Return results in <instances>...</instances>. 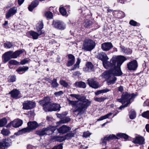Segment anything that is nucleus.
<instances>
[{
    "label": "nucleus",
    "mask_w": 149,
    "mask_h": 149,
    "mask_svg": "<svg viewBox=\"0 0 149 149\" xmlns=\"http://www.w3.org/2000/svg\"><path fill=\"white\" fill-rule=\"evenodd\" d=\"M127 59L122 55L113 56L110 62L105 61L103 63L104 67L110 70L106 71L102 74V76L107 79L108 85L113 84L117 80L116 76H120L123 73L120 66Z\"/></svg>",
    "instance_id": "obj_1"
},
{
    "label": "nucleus",
    "mask_w": 149,
    "mask_h": 149,
    "mask_svg": "<svg viewBox=\"0 0 149 149\" xmlns=\"http://www.w3.org/2000/svg\"><path fill=\"white\" fill-rule=\"evenodd\" d=\"M72 97H74L78 100L73 101L68 99L69 105L75 108L73 111L74 113L78 111V114H82L85 112L88 107L91 105V101L87 99L85 97L79 94H71L70 95Z\"/></svg>",
    "instance_id": "obj_2"
},
{
    "label": "nucleus",
    "mask_w": 149,
    "mask_h": 149,
    "mask_svg": "<svg viewBox=\"0 0 149 149\" xmlns=\"http://www.w3.org/2000/svg\"><path fill=\"white\" fill-rule=\"evenodd\" d=\"M50 99L48 96L44 97L42 100H40L39 103L42 106L43 110L46 112L56 111V103L50 104Z\"/></svg>",
    "instance_id": "obj_3"
},
{
    "label": "nucleus",
    "mask_w": 149,
    "mask_h": 149,
    "mask_svg": "<svg viewBox=\"0 0 149 149\" xmlns=\"http://www.w3.org/2000/svg\"><path fill=\"white\" fill-rule=\"evenodd\" d=\"M50 99L48 96L44 97L42 100H40L39 103L42 106L43 110L46 112L56 111V103L50 104Z\"/></svg>",
    "instance_id": "obj_4"
},
{
    "label": "nucleus",
    "mask_w": 149,
    "mask_h": 149,
    "mask_svg": "<svg viewBox=\"0 0 149 149\" xmlns=\"http://www.w3.org/2000/svg\"><path fill=\"white\" fill-rule=\"evenodd\" d=\"M23 53V50H18L15 52L10 51L5 52L2 56V61L5 63L11 58H17L21 54Z\"/></svg>",
    "instance_id": "obj_5"
},
{
    "label": "nucleus",
    "mask_w": 149,
    "mask_h": 149,
    "mask_svg": "<svg viewBox=\"0 0 149 149\" xmlns=\"http://www.w3.org/2000/svg\"><path fill=\"white\" fill-rule=\"evenodd\" d=\"M136 96L134 93L130 94L128 93H123L122 95L121 98L117 99V101L122 103L125 102H126V103L121 106L119 107V109H122L123 108L127 107L131 103V100L134 98Z\"/></svg>",
    "instance_id": "obj_6"
},
{
    "label": "nucleus",
    "mask_w": 149,
    "mask_h": 149,
    "mask_svg": "<svg viewBox=\"0 0 149 149\" xmlns=\"http://www.w3.org/2000/svg\"><path fill=\"white\" fill-rule=\"evenodd\" d=\"M28 127L19 130L16 134H22L30 132L37 128L39 125L36 121H30L27 123Z\"/></svg>",
    "instance_id": "obj_7"
},
{
    "label": "nucleus",
    "mask_w": 149,
    "mask_h": 149,
    "mask_svg": "<svg viewBox=\"0 0 149 149\" xmlns=\"http://www.w3.org/2000/svg\"><path fill=\"white\" fill-rule=\"evenodd\" d=\"M95 46V43L93 40L90 39H86L84 41L82 49L85 51H90Z\"/></svg>",
    "instance_id": "obj_8"
},
{
    "label": "nucleus",
    "mask_w": 149,
    "mask_h": 149,
    "mask_svg": "<svg viewBox=\"0 0 149 149\" xmlns=\"http://www.w3.org/2000/svg\"><path fill=\"white\" fill-rule=\"evenodd\" d=\"M12 142L10 138L3 139L0 141V149H6L10 146Z\"/></svg>",
    "instance_id": "obj_9"
},
{
    "label": "nucleus",
    "mask_w": 149,
    "mask_h": 149,
    "mask_svg": "<svg viewBox=\"0 0 149 149\" xmlns=\"http://www.w3.org/2000/svg\"><path fill=\"white\" fill-rule=\"evenodd\" d=\"M70 5L63 6H61L59 8V11L61 14L63 16L67 17L68 16L70 11Z\"/></svg>",
    "instance_id": "obj_10"
},
{
    "label": "nucleus",
    "mask_w": 149,
    "mask_h": 149,
    "mask_svg": "<svg viewBox=\"0 0 149 149\" xmlns=\"http://www.w3.org/2000/svg\"><path fill=\"white\" fill-rule=\"evenodd\" d=\"M22 109L26 110L31 109L36 106V103L32 101H26L23 103Z\"/></svg>",
    "instance_id": "obj_11"
},
{
    "label": "nucleus",
    "mask_w": 149,
    "mask_h": 149,
    "mask_svg": "<svg viewBox=\"0 0 149 149\" xmlns=\"http://www.w3.org/2000/svg\"><path fill=\"white\" fill-rule=\"evenodd\" d=\"M127 67L129 70H135L138 66L137 61L136 60H134L129 62L127 64Z\"/></svg>",
    "instance_id": "obj_12"
},
{
    "label": "nucleus",
    "mask_w": 149,
    "mask_h": 149,
    "mask_svg": "<svg viewBox=\"0 0 149 149\" xmlns=\"http://www.w3.org/2000/svg\"><path fill=\"white\" fill-rule=\"evenodd\" d=\"M87 81L89 86L93 88L97 89L100 86L98 82L94 78L88 79Z\"/></svg>",
    "instance_id": "obj_13"
},
{
    "label": "nucleus",
    "mask_w": 149,
    "mask_h": 149,
    "mask_svg": "<svg viewBox=\"0 0 149 149\" xmlns=\"http://www.w3.org/2000/svg\"><path fill=\"white\" fill-rule=\"evenodd\" d=\"M113 45L111 42H105L102 43L101 48L103 51H107L109 50L113 47Z\"/></svg>",
    "instance_id": "obj_14"
},
{
    "label": "nucleus",
    "mask_w": 149,
    "mask_h": 149,
    "mask_svg": "<svg viewBox=\"0 0 149 149\" xmlns=\"http://www.w3.org/2000/svg\"><path fill=\"white\" fill-rule=\"evenodd\" d=\"M17 12V8L15 7L10 8L6 14V18L8 19L15 15Z\"/></svg>",
    "instance_id": "obj_15"
},
{
    "label": "nucleus",
    "mask_w": 149,
    "mask_h": 149,
    "mask_svg": "<svg viewBox=\"0 0 149 149\" xmlns=\"http://www.w3.org/2000/svg\"><path fill=\"white\" fill-rule=\"evenodd\" d=\"M145 139L143 137L140 136H136L132 142L141 145L144 144Z\"/></svg>",
    "instance_id": "obj_16"
},
{
    "label": "nucleus",
    "mask_w": 149,
    "mask_h": 149,
    "mask_svg": "<svg viewBox=\"0 0 149 149\" xmlns=\"http://www.w3.org/2000/svg\"><path fill=\"white\" fill-rule=\"evenodd\" d=\"M68 61L66 63V65L68 67L72 66L74 63L75 61V57L72 54H69L68 55Z\"/></svg>",
    "instance_id": "obj_17"
},
{
    "label": "nucleus",
    "mask_w": 149,
    "mask_h": 149,
    "mask_svg": "<svg viewBox=\"0 0 149 149\" xmlns=\"http://www.w3.org/2000/svg\"><path fill=\"white\" fill-rule=\"evenodd\" d=\"M71 128L65 125H63L58 129V131L60 134L66 133L71 130Z\"/></svg>",
    "instance_id": "obj_18"
},
{
    "label": "nucleus",
    "mask_w": 149,
    "mask_h": 149,
    "mask_svg": "<svg viewBox=\"0 0 149 149\" xmlns=\"http://www.w3.org/2000/svg\"><path fill=\"white\" fill-rule=\"evenodd\" d=\"M20 93V92L17 89H14L10 92L9 94H10L11 97L13 98L18 99L20 97L19 96Z\"/></svg>",
    "instance_id": "obj_19"
},
{
    "label": "nucleus",
    "mask_w": 149,
    "mask_h": 149,
    "mask_svg": "<svg viewBox=\"0 0 149 149\" xmlns=\"http://www.w3.org/2000/svg\"><path fill=\"white\" fill-rule=\"evenodd\" d=\"M97 58L98 59L104 62L107 61L109 59L106 54L104 52H101L99 53L97 55Z\"/></svg>",
    "instance_id": "obj_20"
},
{
    "label": "nucleus",
    "mask_w": 149,
    "mask_h": 149,
    "mask_svg": "<svg viewBox=\"0 0 149 149\" xmlns=\"http://www.w3.org/2000/svg\"><path fill=\"white\" fill-rule=\"evenodd\" d=\"M35 133L40 137L45 135H48L47 130V128H43L42 129L36 131ZM48 134L49 133H48Z\"/></svg>",
    "instance_id": "obj_21"
},
{
    "label": "nucleus",
    "mask_w": 149,
    "mask_h": 149,
    "mask_svg": "<svg viewBox=\"0 0 149 149\" xmlns=\"http://www.w3.org/2000/svg\"><path fill=\"white\" fill-rule=\"evenodd\" d=\"M39 3V2L38 0H34L32 1L28 7L29 10L30 11H32L33 9L38 5Z\"/></svg>",
    "instance_id": "obj_22"
},
{
    "label": "nucleus",
    "mask_w": 149,
    "mask_h": 149,
    "mask_svg": "<svg viewBox=\"0 0 149 149\" xmlns=\"http://www.w3.org/2000/svg\"><path fill=\"white\" fill-rule=\"evenodd\" d=\"M29 68V67L26 66L19 67L16 70V71L19 74H22L27 71Z\"/></svg>",
    "instance_id": "obj_23"
},
{
    "label": "nucleus",
    "mask_w": 149,
    "mask_h": 149,
    "mask_svg": "<svg viewBox=\"0 0 149 149\" xmlns=\"http://www.w3.org/2000/svg\"><path fill=\"white\" fill-rule=\"evenodd\" d=\"M43 24L42 21H41L38 22L36 26V29L37 32L39 33H41L42 32V34L44 33V31L42 30V29L43 28Z\"/></svg>",
    "instance_id": "obj_24"
},
{
    "label": "nucleus",
    "mask_w": 149,
    "mask_h": 149,
    "mask_svg": "<svg viewBox=\"0 0 149 149\" xmlns=\"http://www.w3.org/2000/svg\"><path fill=\"white\" fill-rule=\"evenodd\" d=\"M41 32L42 33V32ZM29 33L30 36H31L32 38L33 39H37L38 36L42 34V33L36 32L32 31H29Z\"/></svg>",
    "instance_id": "obj_25"
},
{
    "label": "nucleus",
    "mask_w": 149,
    "mask_h": 149,
    "mask_svg": "<svg viewBox=\"0 0 149 149\" xmlns=\"http://www.w3.org/2000/svg\"><path fill=\"white\" fill-rule=\"evenodd\" d=\"M13 127L15 128L19 127L23 124V121L20 119H15L13 121Z\"/></svg>",
    "instance_id": "obj_26"
},
{
    "label": "nucleus",
    "mask_w": 149,
    "mask_h": 149,
    "mask_svg": "<svg viewBox=\"0 0 149 149\" xmlns=\"http://www.w3.org/2000/svg\"><path fill=\"white\" fill-rule=\"evenodd\" d=\"M66 27L65 24L62 21H56V27L60 30L64 29Z\"/></svg>",
    "instance_id": "obj_27"
},
{
    "label": "nucleus",
    "mask_w": 149,
    "mask_h": 149,
    "mask_svg": "<svg viewBox=\"0 0 149 149\" xmlns=\"http://www.w3.org/2000/svg\"><path fill=\"white\" fill-rule=\"evenodd\" d=\"M74 85L75 87L77 88H85L86 87L85 83L82 81L76 82Z\"/></svg>",
    "instance_id": "obj_28"
},
{
    "label": "nucleus",
    "mask_w": 149,
    "mask_h": 149,
    "mask_svg": "<svg viewBox=\"0 0 149 149\" xmlns=\"http://www.w3.org/2000/svg\"><path fill=\"white\" fill-rule=\"evenodd\" d=\"M93 68V66L92 63L90 62H88L86 65L85 70L88 72L91 71Z\"/></svg>",
    "instance_id": "obj_29"
},
{
    "label": "nucleus",
    "mask_w": 149,
    "mask_h": 149,
    "mask_svg": "<svg viewBox=\"0 0 149 149\" xmlns=\"http://www.w3.org/2000/svg\"><path fill=\"white\" fill-rule=\"evenodd\" d=\"M93 24L91 21L88 20H86L83 23L84 26L87 28L93 27Z\"/></svg>",
    "instance_id": "obj_30"
},
{
    "label": "nucleus",
    "mask_w": 149,
    "mask_h": 149,
    "mask_svg": "<svg viewBox=\"0 0 149 149\" xmlns=\"http://www.w3.org/2000/svg\"><path fill=\"white\" fill-rule=\"evenodd\" d=\"M81 62V59L78 58L77 59V61L76 63L73 65V66L71 68L70 70H73L77 68H79V64Z\"/></svg>",
    "instance_id": "obj_31"
},
{
    "label": "nucleus",
    "mask_w": 149,
    "mask_h": 149,
    "mask_svg": "<svg viewBox=\"0 0 149 149\" xmlns=\"http://www.w3.org/2000/svg\"><path fill=\"white\" fill-rule=\"evenodd\" d=\"M56 127L50 126L49 127L46 128H47V130L48 133H49L48 134V135L52 134L54 132L56 129Z\"/></svg>",
    "instance_id": "obj_32"
},
{
    "label": "nucleus",
    "mask_w": 149,
    "mask_h": 149,
    "mask_svg": "<svg viewBox=\"0 0 149 149\" xmlns=\"http://www.w3.org/2000/svg\"><path fill=\"white\" fill-rule=\"evenodd\" d=\"M130 118L131 119H134L136 117V113L133 109H132L129 113Z\"/></svg>",
    "instance_id": "obj_33"
},
{
    "label": "nucleus",
    "mask_w": 149,
    "mask_h": 149,
    "mask_svg": "<svg viewBox=\"0 0 149 149\" xmlns=\"http://www.w3.org/2000/svg\"><path fill=\"white\" fill-rule=\"evenodd\" d=\"M8 80L9 83L13 82L16 80V76L15 75H10L8 78Z\"/></svg>",
    "instance_id": "obj_34"
},
{
    "label": "nucleus",
    "mask_w": 149,
    "mask_h": 149,
    "mask_svg": "<svg viewBox=\"0 0 149 149\" xmlns=\"http://www.w3.org/2000/svg\"><path fill=\"white\" fill-rule=\"evenodd\" d=\"M112 114L113 113H110L108 114H107L106 115L102 116L100 117L98 119L97 121H99L102 120L104 119L108 118L109 117H110Z\"/></svg>",
    "instance_id": "obj_35"
},
{
    "label": "nucleus",
    "mask_w": 149,
    "mask_h": 149,
    "mask_svg": "<svg viewBox=\"0 0 149 149\" xmlns=\"http://www.w3.org/2000/svg\"><path fill=\"white\" fill-rule=\"evenodd\" d=\"M7 123V120L6 118L0 119V127L4 126Z\"/></svg>",
    "instance_id": "obj_36"
},
{
    "label": "nucleus",
    "mask_w": 149,
    "mask_h": 149,
    "mask_svg": "<svg viewBox=\"0 0 149 149\" xmlns=\"http://www.w3.org/2000/svg\"><path fill=\"white\" fill-rule=\"evenodd\" d=\"M70 120V118L64 116L62 119L58 123H68Z\"/></svg>",
    "instance_id": "obj_37"
},
{
    "label": "nucleus",
    "mask_w": 149,
    "mask_h": 149,
    "mask_svg": "<svg viewBox=\"0 0 149 149\" xmlns=\"http://www.w3.org/2000/svg\"><path fill=\"white\" fill-rule=\"evenodd\" d=\"M74 133L72 132H71L65 135L64 136V137L65 140H68L69 139H70L72 137H74Z\"/></svg>",
    "instance_id": "obj_38"
},
{
    "label": "nucleus",
    "mask_w": 149,
    "mask_h": 149,
    "mask_svg": "<svg viewBox=\"0 0 149 149\" xmlns=\"http://www.w3.org/2000/svg\"><path fill=\"white\" fill-rule=\"evenodd\" d=\"M10 132L9 130L7 129L3 128L1 130V133L4 136H7L10 134Z\"/></svg>",
    "instance_id": "obj_39"
},
{
    "label": "nucleus",
    "mask_w": 149,
    "mask_h": 149,
    "mask_svg": "<svg viewBox=\"0 0 149 149\" xmlns=\"http://www.w3.org/2000/svg\"><path fill=\"white\" fill-rule=\"evenodd\" d=\"M117 136L120 138H123L125 139H127L129 137V136L124 133H119L116 135Z\"/></svg>",
    "instance_id": "obj_40"
},
{
    "label": "nucleus",
    "mask_w": 149,
    "mask_h": 149,
    "mask_svg": "<svg viewBox=\"0 0 149 149\" xmlns=\"http://www.w3.org/2000/svg\"><path fill=\"white\" fill-rule=\"evenodd\" d=\"M106 138H107V139L108 141L110 140L113 139H119V138L118 137H117L114 134H111L109 135V136H106Z\"/></svg>",
    "instance_id": "obj_41"
},
{
    "label": "nucleus",
    "mask_w": 149,
    "mask_h": 149,
    "mask_svg": "<svg viewBox=\"0 0 149 149\" xmlns=\"http://www.w3.org/2000/svg\"><path fill=\"white\" fill-rule=\"evenodd\" d=\"M117 16L119 18H122L124 17L125 16V14L124 12L121 11H119L118 13Z\"/></svg>",
    "instance_id": "obj_42"
},
{
    "label": "nucleus",
    "mask_w": 149,
    "mask_h": 149,
    "mask_svg": "<svg viewBox=\"0 0 149 149\" xmlns=\"http://www.w3.org/2000/svg\"><path fill=\"white\" fill-rule=\"evenodd\" d=\"M45 15L47 18L49 19H52L53 17L52 13L49 11L46 12L45 13Z\"/></svg>",
    "instance_id": "obj_43"
},
{
    "label": "nucleus",
    "mask_w": 149,
    "mask_h": 149,
    "mask_svg": "<svg viewBox=\"0 0 149 149\" xmlns=\"http://www.w3.org/2000/svg\"><path fill=\"white\" fill-rule=\"evenodd\" d=\"M106 99V98L104 97H95L94 98V100L95 101L99 102H101L104 101Z\"/></svg>",
    "instance_id": "obj_44"
},
{
    "label": "nucleus",
    "mask_w": 149,
    "mask_h": 149,
    "mask_svg": "<svg viewBox=\"0 0 149 149\" xmlns=\"http://www.w3.org/2000/svg\"><path fill=\"white\" fill-rule=\"evenodd\" d=\"M141 115L143 117L149 119V111H147L143 112L141 114Z\"/></svg>",
    "instance_id": "obj_45"
},
{
    "label": "nucleus",
    "mask_w": 149,
    "mask_h": 149,
    "mask_svg": "<svg viewBox=\"0 0 149 149\" xmlns=\"http://www.w3.org/2000/svg\"><path fill=\"white\" fill-rule=\"evenodd\" d=\"M12 46V43L9 42H7L4 44V46L6 48H10Z\"/></svg>",
    "instance_id": "obj_46"
},
{
    "label": "nucleus",
    "mask_w": 149,
    "mask_h": 149,
    "mask_svg": "<svg viewBox=\"0 0 149 149\" xmlns=\"http://www.w3.org/2000/svg\"><path fill=\"white\" fill-rule=\"evenodd\" d=\"M129 24L130 25L133 26H139L140 25L139 23H138L136 21H134L133 20H131L129 22Z\"/></svg>",
    "instance_id": "obj_47"
},
{
    "label": "nucleus",
    "mask_w": 149,
    "mask_h": 149,
    "mask_svg": "<svg viewBox=\"0 0 149 149\" xmlns=\"http://www.w3.org/2000/svg\"><path fill=\"white\" fill-rule=\"evenodd\" d=\"M8 63L10 65H16L19 64V62L15 60H12L9 61Z\"/></svg>",
    "instance_id": "obj_48"
},
{
    "label": "nucleus",
    "mask_w": 149,
    "mask_h": 149,
    "mask_svg": "<svg viewBox=\"0 0 149 149\" xmlns=\"http://www.w3.org/2000/svg\"><path fill=\"white\" fill-rule=\"evenodd\" d=\"M60 82V84L64 87H67L68 85V83L64 80H61Z\"/></svg>",
    "instance_id": "obj_49"
},
{
    "label": "nucleus",
    "mask_w": 149,
    "mask_h": 149,
    "mask_svg": "<svg viewBox=\"0 0 149 149\" xmlns=\"http://www.w3.org/2000/svg\"><path fill=\"white\" fill-rule=\"evenodd\" d=\"M65 140L64 136L58 137L56 136V141L60 142H62Z\"/></svg>",
    "instance_id": "obj_50"
},
{
    "label": "nucleus",
    "mask_w": 149,
    "mask_h": 149,
    "mask_svg": "<svg viewBox=\"0 0 149 149\" xmlns=\"http://www.w3.org/2000/svg\"><path fill=\"white\" fill-rule=\"evenodd\" d=\"M106 137H105L104 139H102L101 140V143L102 145H104L105 146L107 144V142L108 141Z\"/></svg>",
    "instance_id": "obj_51"
},
{
    "label": "nucleus",
    "mask_w": 149,
    "mask_h": 149,
    "mask_svg": "<svg viewBox=\"0 0 149 149\" xmlns=\"http://www.w3.org/2000/svg\"><path fill=\"white\" fill-rule=\"evenodd\" d=\"M110 91L111 90L107 88H106L104 89H102V90H99V91L100 93L101 94L102 93H107L109 91Z\"/></svg>",
    "instance_id": "obj_52"
},
{
    "label": "nucleus",
    "mask_w": 149,
    "mask_h": 149,
    "mask_svg": "<svg viewBox=\"0 0 149 149\" xmlns=\"http://www.w3.org/2000/svg\"><path fill=\"white\" fill-rule=\"evenodd\" d=\"M67 114L65 113V114H63V113L62 114H58L56 113V116L57 117L61 119V120L63 118H64V116L65 115H66Z\"/></svg>",
    "instance_id": "obj_53"
},
{
    "label": "nucleus",
    "mask_w": 149,
    "mask_h": 149,
    "mask_svg": "<svg viewBox=\"0 0 149 149\" xmlns=\"http://www.w3.org/2000/svg\"><path fill=\"white\" fill-rule=\"evenodd\" d=\"M124 53L127 54H131L132 53V50L130 49L126 48Z\"/></svg>",
    "instance_id": "obj_54"
},
{
    "label": "nucleus",
    "mask_w": 149,
    "mask_h": 149,
    "mask_svg": "<svg viewBox=\"0 0 149 149\" xmlns=\"http://www.w3.org/2000/svg\"><path fill=\"white\" fill-rule=\"evenodd\" d=\"M51 85L53 88L56 87V79H54L53 80L51 81Z\"/></svg>",
    "instance_id": "obj_55"
},
{
    "label": "nucleus",
    "mask_w": 149,
    "mask_h": 149,
    "mask_svg": "<svg viewBox=\"0 0 149 149\" xmlns=\"http://www.w3.org/2000/svg\"><path fill=\"white\" fill-rule=\"evenodd\" d=\"M28 63V61L26 59H24L20 62V64L22 65H24Z\"/></svg>",
    "instance_id": "obj_56"
},
{
    "label": "nucleus",
    "mask_w": 149,
    "mask_h": 149,
    "mask_svg": "<svg viewBox=\"0 0 149 149\" xmlns=\"http://www.w3.org/2000/svg\"><path fill=\"white\" fill-rule=\"evenodd\" d=\"M46 119L47 120L49 121H51L52 122L53 121L54 119L51 116H47L46 118Z\"/></svg>",
    "instance_id": "obj_57"
},
{
    "label": "nucleus",
    "mask_w": 149,
    "mask_h": 149,
    "mask_svg": "<svg viewBox=\"0 0 149 149\" xmlns=\"http://www.w3.org/2000/svg\"><path fill=\"white\" fill-rule=\"evenodd\" d=\"M90 135V134L89 132H84L83 134V136L85 137H87L88 136H89Z\"/></svg>",
    "instance_id": "obj_58"
},
{
    "label": "nucleus",
    "mask_w": 149,
    "mask_h": 149,
    "mask_svg": "<svg viewBox=\"0 0 149 149\" xmlns=\"http://www.w3.org/2000/svg\"><path fill=\"white\" fill-rule=\"evenodd\" d=\"M27 149H36V147L31 145H28L27 147Z\"/></svg>",
    "instance_id": "obj_59"
},
{
    "label": "nucleus",
    "mask_w": 149,
    "mask_h": 149,
    "mask_svg": "<svg viewBox=\"0 0 149 149\" xmlns=\"http://www.w3.org/2000/svg\"><path fill=\"white\" fill-rule=\"evenodd\" d=\"M63 143H61L59 144L57 146H56V149H63Z\"/></svg>",
    "instance_id": "obj_60"
},
{
    "label": "nucleus",
    "mask_w": 149,
    "mask_h": 149,
    "mask_svg": "<svg viewBox=\"0 0 149 149\" xmlns=\"http://www.w3.org/2000/svg\"><path fill=\"white\" fill-rule=\"evenodd\" d=\"M120 48L121 49V52L124 53L126 48L125 47L122 45L120 46Z\"/></svg>",
    "instance_id": "obj_61"
},
{
    "label": "nucleus",
    "mask_w": 149,
    "mask_h": 149,
    "mask_svg": "<svg viewBox=\"0 0 149 149\" xmlns=\"http://www.w3.org/2000/svg\"><path fill=\"white\" fill-rule=\"evenodd\" d=\"M73 74L75 76H79L81 75V74L79 71H77L73 72Z\"/></svg>",
    "instance_id": "obj_62"
},
{
    "label": "nucleus",
    "mask_w": 149,
    "mask_h": 149,
    "mask_svg": "<svg viewBox=\"0 0 149 149\" xmlns=\"http://www.w3.org/2000/svg\"><path fill=\"white\" fill-rule=\"evenodd\" d=\"M13 121L10 122L9 123H8L6 126L7 128H10L11 126L13 127Z\"/></svg>",
    "instance_id": "obj_63"
},
{
    "label": "nucleus",
    "mask_w": 149,
    "mask_h": 149,
    "mask_svg": "<svg viewBox=\"0 0 149 149\" xmlns=\"http://www.w3.org/2000/svg\"><path fill=\"white\" fill-rule=\"evenodd\" d=\"M144 48V45H139L138 47V49L142 51L143 50Z\"/></svg>",
    "instance_id": "obj_64"
}]
</instances>
